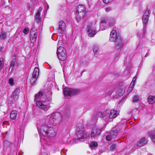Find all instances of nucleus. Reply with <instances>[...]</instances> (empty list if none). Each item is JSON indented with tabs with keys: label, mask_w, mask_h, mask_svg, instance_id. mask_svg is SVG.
<instances>
[{
	"label": "nucleus",
	"mask_w": 155,
	"mask_h": 155,
	"mask_svg": "<svg viewBox=\"0 0 155 155\" xmlns=\"http://www.w3.org/2000/svg\"><path fill=\"white\" fill-rule=\"evenodd\" d=\"M47 96V94L44 93L43 92L39 91L35 95V97L34 101L36 102L37 105L45 111H47L50 107L48 103V104H45V102H47L46 99H43L46 98Z\"/></svg>",
	"instance_id": "obj_1"
},
{
	"label": "nucleus",
	"mask_w": 155,
	"mask_h": 155,
	"mask_svg": "<svg viewBox=\"0 0 155 155\" xmlns=\"http://www.w3.org/2000/svg\"><path fill=\"white\" fill-rule=\"evenodd\" d=\"M115 42V50L114 52L116 54V58L120 54V49L124 47V41L121 37H118L116 41Z\"/></svg>",
	"instance_id": "obj_2"
},
{
	"label": "nucleus",
	"mask_w": 155,
	"mask_h": 155,
	"mask_svg": "<svg viewBox=\"0 0 155 155\" xmlns=\"http://www.w3.org/2000/svg\"><path fill=\"white\" fill-rule=\"evenodd\" d=\"M109 23V26H112L114 25V20L113 18H108L104 17L101 18L100 24V30H103L106 29V23Z\"/></svg>",
	"instance_id": "obj_3"
},
{
	"label": "nucleus",
	"mask_w": 155,
	"mask_h": 155,
	"mask_svg": "<svg viewBox=\"0 0 155 155\" xmlns=\"http://www.w3.org/2000/svg\"><path fill=\"white\" fill-rule=\"evenodd\" d=\"M76 139L80 140L81 139H85L87 137V136L85 134L84 128L83 126L81 124L77 125L76 129Z\"/></svg>",
	"instance_id": "obj_4"
},
{
	"label": "nucleus",
	"mask_w": 155,
	"mask_h": 155,
	"mask_svg": "<svg viewBox=\"0 0 155 155\" xmlns=\"http://www.w3.org/2000/svg\"><path fill=\"white\" fill-rule=\"evenodd\" d=\"M61 114L60 112H56L53 113L49 118V121L51 124L55 125L60 121Z\"/></svg>",
	"instance_id": "obj_5"
},
{
	"label": "nucleus",
	"mask_w": 155,
	"mask_h": 155,
	"mask_svg": "<svg viewBox=\"0 0 155 155\" xmlns=\"http://www.w3.org/2000/svg\"><path fill=\"white\" fill-rule=\"evenodd\" d=\"M57 54L58 58L61 61L65 60L67 58L66 50L63 47H60L58 48Z\"/></svg>",
	"instance_id": "obj_6"
},
{
	"label": "nucleus",
	"mask_w": 155,
	"mask_h": 155,
	"mask_svg": "<svg viewBox=\"0 0 155 155\" xmlns=\"http://www.w3.org/2000/svg\"><path fill=\"white\" fill-rule=\"evenodd\" d=\"M85 11L84 6L81 5L78 6L76 11L77 13L76 20L78 22H79L84 17L85 14Z\"/></svg>",
	"instance_id": "obj_7"
},
{
	"label": "nucleus",
	"mask_w": 155,
	"mask_h": 155,
	"mask_svg": "<svg viewBox=\"0 0 155 155\" xmlns=\"http://www.w3.org/2000/svg\"><path fill=\"white\" fill-rule=\"evenodd\" d=\"M63 92L65 96L70 97L77 95L79 92L80 90L78 89L66 87L64 88Z\"/></svg>",
	"instance_id": "obj_8"
},
{
	"label": "nucleus",
	"mask_w": 155,
	"mask_h": 155,
	"mask_svg": "<svg viewBox=\"0 0 155 155\" xmlns=\"http://www.w3.org/2000/svg\"><path fill=\"white\" fill-rule=\"evenodd\" d=\"M149 17V16L144 17L143 16V17L142 21L143 24V31L141 34L139 33H137L138 36L139 37H143L145 35L147 29V23L148 21Z\"/></svg>",
	"instance_id": "obj_9"
},
{
	"label": "nucleus",
	"mask_w": 155,
	"mask_h": 155,
	"mask_svg": "<svg viewBox=\"0 0 155 155\" xmlns=\"http://www.w3.org/2000/svg\"><path fill=\"white\" fill-rule=\"evenodd\" d=\"M87 34L89 37H93L96 34V29L94 26L93 23H90L88 24L86 28Z\"/></svg>",
	"instance_id": "obj_10"
},
{
	"label": "nucleus",
	"mask_w": 155,
	"mask_h": 155,
	"mask_svg": "<svg viewBox=\"0 0 155 155\" xmlns=\"http://www.w3.org/2000/svg\"><path fill=\"white\" fill-rule=\"evenodd\" d=\"M49 127L46 124L42 125L41 127H37L38 130L44 136L47 135L48 130L49 129Z\"/></svg>",
	"instance_id": "obj_11"
},
{
	"label": "nucleus",
	"mask_w": 155,
	"mask_h": 155,
	"mask_svg": "<svg viewBox=\"0 0 155 155\" xmlns=\"http://www.w3.org/2000/svg\"><path fill=\"white\" fill-rule=\"evenodd\" d=\"M20 89H16L13 94V97L10 98L8 100V102L10 103H14L15 101L17 100L18 98L19 94Z\"/></svg>",
	"instance_id": "obj_12"
},
{
	"label": "nucleus",
	"mask_w": 155,
	"mask_h": 155,
	"mask_svg": "<svg viewBox=\"0 0 155 155\" xmlns=\"http://www.w3.org/2000/svg\"><path fill=\"white\" fill-rule=\"evenodd\" d=\"M104 129V127H94L93 129V131L91 133V135L92 137H94L99 135L102 131Z\"/></svg>",
	"instance_id": "obj_13"
},
{
	"label": "nucleus",
	"mask_w": 155,
	"mask_h": 155,
	"mask_svg": "<svg viewBox=\"0 0 155 155\" xmlns=\"http://www.w3.org/2000/svg\"><path fill=\"white\" fill-rule=\"evenodd\" d=\"M39 69L36 67L34 68V71L33 73L32 77L30 80V83L32 84L35 83L39 75Z\"/></svg>",
	"instance_id": "obj_14"
},
{
	"label": "nucleus",
	"mask_w": 155,
	"mask_h": 155,
	"mask_svg": "<svg viewBox=\"0 0 155 155\" xmlns=\"http://www.w3.org/2000/svg\"><path fill=\"white\" fill-rule=\"evenodd\" d=\"M118 37H121L119 35H117L116 31L113 30L110 34V41L111 42L115 41Z\"/></svg>",
	"instance_id": "obj_15"
},
{
	"label": "nucleus",
	"mask_w": 155,
	"mask_h": 155,
	"mask_svg": "<svg viewBox=\"0 0 155 155\" xmlns=\"http://www.w3.org/2000/svg\"><path fill=\"white\" fill-rule=\"evenodd\" d=\"M66 28L65 24L63 21H60L59 23L58 31L59 33L63 34Z\"/></svg>",
	"instance_id": "obj_16"
},
{
	"label": "nucleus",
	"mask_w": 155,
	"mask_h": 155,
	"mask_svg": "<svg viewBox=\"0 0 155 155\" xmlns=\"http://www.w3.org/2000/svg\"><path fill=\"white\" fill-rule=\"evenodd\" d=\"M98 116L102 118L106 122L110 119L109 117V114H107L106 113H103L102 112H99L98 113Z\"/></svg>",
	"instance_id": "obj_17"
},
{
	"label": "nucleus",
	"mask_w": 155,
	"mask_h": 155,
	"mask_svg": "<svg viewBox=\"0 0 155 155\" xmlns=\"http://www.w3.org/2000/svg\"><path fill=\"white\" fill-rule=\"evenodd\" d=\"M56 134L55 129H53L52 127H50L48 133H47V135H46L50 137H53Z\"/></svg>",
	"instance_id": "obj_18"
},
{
	"label": "nucleus",
	"mask_w": 155,
	"mask_h": 155,
	"mask_svg": "<svg viewBox=\"0 0 155 155\" xmlns=\"http://www.w3.org/2000/svg\"><path fill=\"white\" fill-rule=\"evenodd\" d=\"M119 114L118 111L111 110L109 113V117L110 119L115 118Z\"/></svg>",
	"instance_id": "obj_19"
},
{
	"label": "nucleus",
	"mask_w": 155,
	"mask_h": 155,
	"mask_svg": "<svg viewBox=\"0 0 155 155\" xmlns=\"http://www.w3.org/2000/svg\"><path fill=\"white\" fill-rule=\"evenodd\" d=\"M147 141L145 138H143L140 139L137 143V145L139 147H141L147 143Z\"/></svg>",
	"instance_id": "obj_20"
},
{
	"label": "nucleus",
	"mask_w": 155,
	"mask_h": 155,
	"mask_svg": "<svg viewBox=\"0 0 155 155\" xmlns=\"http://www.w3.org/2000/svg\"><path fill=\"white\" fill-rule=\"evenodd\" d=\"M38 34H30V39L31 42L33 44L36 41Z\"/></svg>",
	"instance_id": "obj_21"
},
{
	"label": "nucleus",
	"mask_w": 155,
	"mask_h": 155,
	"mask_svg": "<svg viewBox=\"0 0 155 155\" xmlns=\"http://www.w3.org/2000/svg\"><path fill=\"white\" fill-rule=\"evenodd\" d=\"M17 112L16 110L12 111L10 114V118L12 119L15 120L17 116Z\"/></svg>",
	"instance_id": "obj_22"
},
{
	"label": "nucleus",
	"mask_w": 155,
	"mask_h": 155,
	"mask_svg": "<svg viewBox=\"0 0 155 155\" xmlns=\"http://www.w3.org/2000/svg\"><path fill=\"white\" fill-rule=\"evenodd\" d=\"M90 59L89 58L86 57H84L81 61V63L84 64H87L89 62Z\"/></svg>",
	"instance_id": "obj_23"
},
{
	"label": "nucleus",
	"mask_w": 155,
	"mask_h": 155,
	"mask_svg": "<svg viewBox=\"0 0 155 155\" xmlns=\"http://www.w3.org/2000/svg\"><path fill=\"white\" fill-rule=\"evenodd\" d=\"M99 50V47L97 46H94L93 49V51L95 56H98Z\"/></svg>",
	"instance_id": "obj_24"
},
{
	"label": "nucleus",
	"mask_w": 155,
	"mask_h": 155,
	"mask_svg": "<svg viewBox=\"0 0 155 155\" xmlns=\"http://www.w3.org/2000/svg\"><path fill=\"white\" fill-rule=\"evenodd\" d=\"M148 101L150 104H153L155 102V96L150 95L148 97Z\"/></svg>",
	"instance_id": "obj_25"
},
{
	"label": "nucleus",
	"mask_w": 155,
	"mask_h": 155,
	"mask_svg": "<svg viewBox=\"0 0 155 155\" xmlns=\"http://www.w3.org/2000/svg\"><path fill=\"white\" fill-rule=\"evenodd\" d=\"M110 135L112 138H115L117 134V130H112L110 133Z\"/></svg>",
	"instance_id": "obj_26"
},
{
	"label": "nucleus",
	"mask_w": 155,
	"mask_h": 155,
	"mask_svg": "<svg viewBox=\"0 0 155 155\" xmlns=\"http://www.w3.org/2000/svg\"><path fill=\"white\" fill-rule=\"evenodd\" d=\"M7 38L6 33L2 31L0 33V38L1 39H5Z\"/></svg>",
	"instance_id": "obj_27"
},
{
	"label": "nucleus",
	"mask_w": 155,
	"mask_h": 155,
	"mask_svg": "<svg viewBox=\"0 0 155 155\" xmlns=\"http://www.w3.org/2000/svg\"><path fill=\"white\" fill-rule=\"evenodd\" d=\"M36 19L38 22H39L41 20L40 13L39 11H38L36 15Z\"/></svg>",
	"instance_id": "obj_28"
},
{
	"label": "nucleus",
	"mask_w": 155,
	"mask_h": 155,
	"mask_svg": "<svg viewBox=\"0 0 155 155\" xmlns=\"http://www.w3.org/2000/svg\"><path fill=\"white\" fill-rule=\"evenodd\" d=\"M97 143L95 141L92 142L90 145V147L92 149H94L95 147H97Z\"/></svg>",
	"instance_id": "obj_29"
},
{
	"label": "nucleus",
	"mask_w": 155,
	"mask_h": 155,
	"mask_svg": "<svg viewBox=\"0 0 155 155\" xmlns=\"http://www.w3.org/2000/svg\"><path fill=\"white\" fill-rule=\"evenodd\" d=\"M15 61V57H13L12 60V61L11 64H10V67L9 69H10L11 68H12H12L14 67Z\"/></svg>",
	"instance_id": "obj_30"
},
{
	"label": "nucleus",
	"mask_w": 155,
	"mask_h": 155,
	"mask_svg": "<svg viewBox=\"0 0 155 155\" xmlns=\"http://www.w3.org/2000/svg\"><path fill=\"white\" fill-rule=\"evenodd\" d=\"M4 59L2 58H0V70H1L3 67L4 62Z\"/></svg>",
	"instance_id": "obj_31"
},
{
	"label": "nucleus",
	"mask_w": 155,
	"mask_h": 155,
	"mask_svg": "<svg viewBox=\"0 0 155 155\" xmlns=\"http://www.w3.org/2000/svg\"><path fill=\"white\" fill-rule=\"evenodd\" d=\"M140 99V97L138 95H135L133 98V102H136L138 101Z\"/></svg>",
	"instance_id": "obj_32"
},
{
	"label": "nucleus",
	"mask_w": 155,
	"mask_h": 155,
	"mask_svg": "<svg viewBox=\"0 0 155 155\" xmlns=\"http://www.w3.org/2000/svg\"><path fill=\"white\" fill-rule=\"evenodd\" d=\"M30 34L32 35L33 34H38L37 29L35 27L32 28L30 31Z\"/></svg>",
	"instance_id": "obj_33"
},
{
	"label": "nucleus",
	"mask_w": 155,
	"mask_h": 155,
	"mask_svg": "<svg viewBox=\"0 0 155 155\" xmlns=\"http://www.w3.org/2000/svg\"><path fill=\"white\" fill-rule=\"evenodd\" d=\"M136 80V78L135 77H134L133 78V79L131 83V85H130V87L129 88V89H130V88L132 89V86H131V85H133L134 84V82Z\"/></svg>",
	"instance_id": "obj_34"
},
{
	"label": "nucleus",
	"mask_w": 155,
	"mask_h": 155,
	"mask_svg": "<svg viewBox=\"0 0 155 155\" xmlns=\"http://www.w3.org/2000/svg\"><path fill=\"white\" fill-rule=\"evenodd\" d=\"M9 83L11 85H14V80L13 78H11L9 80Z\"/></svg>",
	"instance_id": "obj_35"
},
{
	"label": "nucleus",
	"mask_w": 155,
	"mask_h": 155,
	"mask_svg": "<svg viewBox=\"0 0 155 155\" xmlns=\"http://www.w3.org/2000/svg\"><path fill=\"white\" fill-rule=\"evenodd\" d=\"M150 136L153 142L155 143V135L151 133Z\"/></svg>",
	"instance_id": "obj_36"
},
{
	"label": "nucleus",
	"mask_w": 155,
	"mask_h": 155,
	"mask_svg": "<svg viewBox=\"0 0 155 155\" xmlns=\"http://www.w3.org/2000/svg\"><path fill=\"white\" fill-rule=\"evenodd\" d=\"M29 29L28 28L26 27L24 29L23 31V32L25 34H28L29 32Z\"/></svg>",
	"instance_id": "obj_37"
},
{
	"label": "nucleus",
	"mask_w": 155,
	"mask_h": 155,
	"mask_svg": "<svg viewBox=\"0 0 155 155\" xmlns=\"http://www.w3.org/2000/svg\"><path fill=\"white\" fill-rule=\"evenodd\" d=\"M150 14V13L149 10L147 9L146 10L145 12L144 13L143 16H144V17L149 16V15Z\"/></svg>",
	"instance_id": "obj_38"
},
{
	"label": "nucleus",
	"mask_w": 155,
	"mask_h": 155,
	"mask_svg": "<svg viewBox=\"0 0 155 155\" xmlns=\"http://www.w3.org/2000/svg\"><path fill=\"white\" fill-rule=\"evenodd\" d=\"M116 147V145L114 144H112L110 147V149L111 150H114Z\"/></svg>",
	"instance_id": "obj_39"
},
{
	"label": "nucleus",
	"mask_w": 155,
	"mask_h": 155,
	"mask_svg": "<svg viewBox=\"0 0 155 155\" xmlns=\"http://www.w3.org/2000/svg\"><path fill=\"white\" fill-rule=\"evenodd\" d=\"M111 138L112 137H111L110 135H108L106 136V139L107 140L110 141V140Z\"/></svg>",
	"instance_id": "obj_40"
},
{
	"label": "nucleus",
	"mask_w": 155,
	"mask_h": 155,
	"mask_svg": "<svg viewBox=\"0 0 155 155\" xmlns=\"http://www.w3.org/2000/svg\"><path fill=\"white\" fill-rule=\"evenodd\" d=\"M111 10L112 8L110 7H108L106 8L105 11L107 12H108Z\"/></svg>",
	"instance_id": "obj_41"
},
{
	"label": "nucleus",
	"mask_w": 155,
	"mask_h": 155,
	"mask_svg": "<svg viewBox=\"0 0 155 155\" xmlns=\"http://www.w3.org/2000/svg\"><path fill=\"white\" fill-rule=\"evenodd\" d=\"M68 138L67 137H65L63 139V141L64 143H67L68 141Z\"/></svg>",
	"instance_id": "obj_42"
},
{
	"label": "nucleus",
	"mask_w": 155,
	"mask_h": 155,
	"mask_svg": "<svg viewBox=\"0 0 155 155\" xmlns=\"http://www.w3.org/2000/svg\"><path fill=\"white\" fill-rule=\"evenodd\" d=\"M112 0H103V2L104 3L107 4L110 3Z\"/></svg>",
	"instance_id": "obj_43"
},
{
	"label": "nucleus",
	"mask_w": 155,
	"mask_h": 155,
	"mask_svg": "<svg viewBox=\"0 0 155 155\" xmlns=\"http://www.w3.org/2000/svg\"><path fill=\"white\" fill-rule=\"evenodd\" d=\"M27 6L28 9V10H30L31 9V6H30L31 5H30V3H28Z\"/></svg>",
	"instance_id": "obj_44"
},
{
	"label": "nucleus",
	"mask_w": 155,
	"mask_h": 155,
	"mask_svg": "<svg viewBox=\"0 0 155 155\" xmlns=\"http://www.w3.org/2000/svg\"><path fill=\"white\" fill-rule=\"evenodd\" d=\"M51 100V98L50 97H48V99H47V101L50 102Z\"/></svg>",
	"instance_id": "obj_45"
},
{
	"label": "nucleus",
	"mask_w": 155,
	"mask_h": 155,
	"mask_svg": "<svg viewBox=\"0 0 155 155\" xmlns=\"http://www.w3.org/2000/svg\"><path fill=\"white\" fill-rule=\"evenodd\" d=\"M45 8H46V10H47L49 8V5L47 4H46L45 5Z\"/></svg>",
	"instance_id": "obj_46"
},
{
	"label": "nucleus",
	"mask_w": 155,
	"mask_h": 155,
	"mask_svg": "<svg viewBox=\"0 0 155 155\" xmlns=\"http://www.w3.org/2000/svg\"><path fill=\"white\" fill-rule=\"evenodd\" d=\"M45 137H43V138H41L40 137V141H42V139L44 140H45Z\"/></svg>",
	"instance_id": "obj_47"
},
{
	"label": "nucleus",
	"mask_w": 155,
	"mask_h": 155,
	"mask_svg": "<svg viewBox=\"0 0 155 155\" xmlns=\"http://www.w3.org/2000/svg\"><path fill=\"white\" fill-rule=\"evenodd\" d=\"M96 117H94V119L93 118H92V120H93V121H95L96 120H97V118H96Z\"/></svg>",
	"instance_id": "obj_48"
},
{
	"label": "nucleus",
	"mask_w": 155,
	"mask_h": 155,
	"mask_svg": "<svg viewBox=\"0 0 155 155\" xmlns=\"http://www.w3.org/2000/svg\"><path fill=\"white\" fill-rule=\"evenodd\" d=\"M42 155H49L45 153H42Z\"/></svg>",
	"instance_id": "obj_49"
},
{
	"label": "nucleus",
	"mask_w": 155,
	"mask_h": 155,
	"mask_svg": "<svg viewBox=\"0 0 155 155\" xmlns=\"http://www.w3.org/2000/svg\"><path fill=\"white\" fill-rule=\"evenodd\" d=\"M2 50V48L1 47H0V51H1Z\"/></svg>",
	"instance_id": "obj_50"
},
{
	"label": "nucleus",
	"mask_w": 155,
	"mask_h": 155,
	"mask_svg": "<svg viewBox=\"0 0 155 155\" xmlns=\"http://www.w3.org/2000/svg\"><path fill=\"white\" fill-rule=\"evenodd\" d=\"M111 94V93H109V95H110Z\"/></svg>",
	"instance_id": "obj_51"
},
{
	"label": "nucleus",
	"mask_w": 155,
	"mask_h": 155,
	"mask_svg": "<svg viewBox=\"0 0 155 155\" xmlns=\"http://www.w3.org/2000/svg\"><path fill=\"white\" fill-rule=\"evenodd\" d=\"M62 152H61V155H63V154H62Z\"/></svg>",
	"instance_id": "obj_52"
},
{
	"label": "nucleus",
	"mask_w": 155,
	"mask_h": 155,
	"mask_svg": "<svg viewBox=\"0 0 155 155\" xmlns=\"http://www.w3.org/2000/svg\"><path fill=\"white\" fill-rule=\"evenodd\" d=\"M48 92H48V94H49V93H48Z\"/></svg>",
	"instance_id": "obj_53"
}]
</instances>
